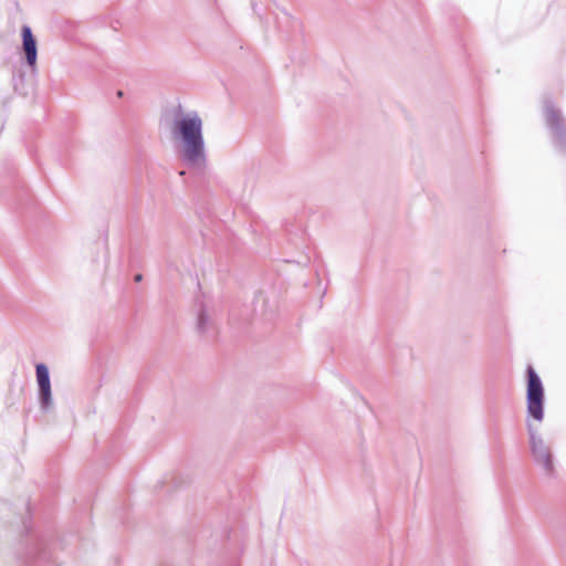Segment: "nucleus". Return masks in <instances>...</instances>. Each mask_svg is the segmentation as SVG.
<instances>
[{
    "label": "nucleus",
    "mask_w": 566,
    "mask_h": 566,
    "mask_svg": "<svg viewBox=\"0 0 566 566\" xmlns=\"http://www.w3.org/2000/svg\"><path fill=\"white\" fill-rule=\"evenodd\" d=\"M545 120L557 144L563 145L566 137V127L560 111L555 108L551 102L544 106Z\"/></svg>",
    "instance_id": "5"
},
{
    "label": "nucleus",
    "mask_w": 566,
    "mask_h": 566,
    "mask_svg": "<svg viewBox=\"0 0 566 566\" xmlns=\"http://www.w3.org/2000/svg\"><path fill=\"white\" fill-rule=\"evenodd\" d=\"M530 436V448L534 461L541 465L547 475L554 474V462L551 448L545 443L544 439L537 433L532 424H527Z\"/></svg>",
    "instance_id": "3"
},
{
    "label": "nucleus",
    "mask_w": 566,
    "mask_h": 566,
    "mask_svg": "<svg viewBox=\"0 0 566 566\" xmlns=\"http://www.w3.org/2000/svg\"><path fill=\"white\" fill-rule=\"evenodd\" d=\"M142 279H143L142 274H136V275H135V281H136V282H140V281H142Z\"/></svg>",
    "instance_id": "8"
},
{
    "label": "nucleus",
    "mask_w": 566,
    "mask_h": 566,
    "mask_svg": "<svg viewBox=\"0 0 566 566\" xmlns=\"http://www.w3.org/2000/svg\"><path fill=\"white\" fill-rule=\"evenodd\" d=\"M117 96H118V97H122V96H123V91H118V92H117Z\"/></svg>",
    "instance_id": "9"
},
{
    "label": "nucleus",
    "mask_w": 566,
    "mask_h": 566,
    "mask_svg": "<svg viewBox=\"0 0 566 566\" xmlns=\"http://www.w3.org/2000/svg\"><path fill=\"white\" fill-rule=\"evenodd\" d=\"M211 326V319L205 310H201L198 315L197 329L199 333L205 334Z\"/></svg>",
    "instance_id": "7"
},
{
    "label": "nucleus",
    "mask_w": 566,
    "mask_h": 566,
    "mask_svg": "<svg viewBox=\"0 0 566 566\" xmlns=\"http://www.w3.org/2000/svg\"><path fill=\"white\" fill-rule=\"evenodd\" d=\"M170 133L179 143L181 160L191 168H202L207 164L203 138V120L196 111L179 109L172 119Z\"/></svg>",
    "instance_id": "1"
},
{
    "label": "nucleus",
    "mask_w": 566,
    "mask_h": 566,
    "mask_svg": "<svg viewBox=\"0 0 566 566\" xmlns=\"http://www.w3.org/2000/svg\"><path fill=\"white\" fill-rule=\"evenodd\" d=\"M35 377L39 387L40 408L42 411L49 412L53 409L54 403L52 398L49 369L43 363L36 364Z\"/></svg>",
    "instance_id": "4"
},
{
    "label": "nucleus",
    "mask_w": 566,
    "mask_h": 566,
    "mask_svg": "<svg viewBox=\"0 0 566 566\" xmlns=\"http://www.w3.org/2000/svg\"><path fill=\"white\" fill-rule=\"evenodd\" d=\"M21 36H22V52L25 57L27 64L34 69L36 65L38 59V44L36 40L32 33V30L29 25H23L21 28Z\"/></svg>",
    "instance_id": "6"
},
{
    "label": "nucleus",
    "mask_w": 566,
    "mask_h": 566,
    "mask_svg": "<svg viewBox=\"0 0 566 566\" xmlns=\"http://www.w3.org/2000/svg\"><path fill=\"white\" fill-rule=\"evenodd\" d=\"M526 399L528 415L541 422L544 418V387L532 366L527 367Z\"/></svg>",
    "instance_id": "2"
}]
</instances>
